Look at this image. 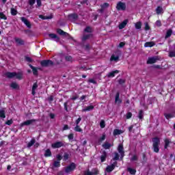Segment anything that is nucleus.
I'll return each mask as SVG.
<instances>
[{
	"label": "nucleus",
	"mask_w": 175,
	"mask_h": 175,
	"mask_svg": "<svg viewBox=\"0 0 175 175\" xmlns=\"http://www.w3.org/2000/svg\"><path fill=\"white\" fill-rule=\"evenodd\" d=\"M119 58H120V57L118 55H112L110 58V61H115L116 62H117V61H118Z\"/></svg>",
	"instance_id": "nucleus-25"
},
{
	"label": "nucleus",
	"mask_w": 175,
	"mask_h": 175,
	"mask_svg": "<svg viewBox=\"0 0 175 175\" xmlns=\"http://www.w3.org/2000/svg\"><path fill=\"white\" fill-rule=\"evenodd\" d=\"M114 167H116V165L112 164L111 165H108L106 168V172L110 173V172H113L114 170Z\"/></svg>",
	"instance_id": "nucleus-18"
},
{
	"label": "nucleus",
	"mask_w": 175,
	"mask_h": 175,
	"mask_svg": "<svg viewBox=\"0 0 175 175\" xmlns=\"http://www.w3.org/2000/svg\"><path fill=\"white\" fill-rule=\"evenodd\" d=\"M150 30V26L148 25V23H145V31H148Z\"/></svg>",
	"instance_id": "nucleus-54"
},
{
	"label": "nucleus",
	"mask_w": 175,
	"mask_h": 175,
	"mask_svg": "<svg viewBox=\"0 0 175 175\" xmlns=\"http://www.w3.org/2000/svg\"><path fill=\"white\" fill-rule=\"evenodd\" d=\"M100 128L103 129L105 126H106V123H105V120H102L100 122Z\"/></svg>",
	"instance_id": "nucleus-44"
},
{
	"label": "nucleus",
	"mask_w": 175,
	"mask_h": 175,
	"mask_svg": "<svg viewBox=\"0 0 175 175\" xmlns=\"http://www.w3.org/2000/svg\"><path fill=\"white\" fill-rule=\"evenodd\" d=\"M172 33H173V31L172 29H168L165 35V39L170 38V36H172Z\"/></svg>",
	"instance_id": "nucleus-31"
},
{
	"label": "nucleus",
	"mask_w": 175,
	"mask_h": 175,
	"mask_svg": "<svg viewBox=\"0 0 175 175\" xmlns=\"http://www.w3.org/2000/svg\"><path fill=\"white\" fill-rule=\"evenodd\" d=\"M116 9L118 10H125V9H126V5L124 3L120 1L116 5Z\"/></svg>",
	"instance_id": "nucleus-5"
},
{
	"label": "nucleus",
	"mask_w": 175,
	"mask_h": 175,
	"mask_svg": "<svg viewBox=\"0 0 175 175\" xmlns=\"http://www.w3.org/2000/svg\"><path fill=\"white\" fill-rule=\"evenodd\" d=\"M120 159V155H118V152H115V157H113L114 161H118Z\"/></svg>",
	"instance_id": "nucleus-47"
},
{
	"label": "nucleus",
	"mask_w": 175,
	"mask_h": 175,
	"mask_svg": "<svg viewBox=\"0 0 175 175\" xmlns=\"http://www.w3.org/2000/svg\"><path fill=\"white\" fill-rule=\"evenodd\" d=\"M169 57H175V51H170L169 53Z\"/></svg>",
	"instance_id": "nucleus-53"
},
{
	"label": "nucleus",
	"mask_w": 175,
	"mask_h": 175,
	"mask_svg": "<svg viewBox=\"0 0 175 175\" xmlns=\"http://www.w3.org/2000/svg\"><path fill=\"white\" fill-rule=\"evenodd\" d=\"M29 3L31 6L35 4V0H29Z\"/></svg>",
	"instance_id": "nucleus-57"
},
{
	"label": "nucleus",
	"mask_w": 175,
	"mask_h": 175,
	"mask_svg": "<svg viewBox=\"0 0 175 175\" xmlns=\"http://www.w3.org/2000/svg\"><path fill=\"white\" fill-rule=\"evenodd\" d=\"M155 42H147L144 44V47H154Z\"/></svg>",
	"instance_id": "nucleus-21"
},
{
	"label": "nucleus",
	"mask_w": 175,
	"mask_h": 175,
	"mask_svg": "<svg viewBox=\"0 0 175 175\" xmlns=\"http://www.w3.org/2000/svg\"><path fill=\"white\" fill-rule=\"evenodd\" d=\"M74 169H76V164L72 163L66 168V173H70Z\"/></svg>",
	"instance_id": "nucleus-6"
},
{
	"label": "nucleus",
	"mask_w": 175,
	"mask_h": 175,
	"mask_svg": "<svg viewBox=\"0 0 175 175\" xmlns=\"http://www.w3.org/2000/svg\"><path fill=\"white\" fill-rule=\"evenodd\" d=\"M11 14L12 16H16V14H17V10L14 8H11Z\"/></svg>",
	"instance_id": "nucleus-45"
},
{
	"label": "nucleus",
	"mask_w": 175,
	"mask_h": 175,
	"mask_svg": "<svg viewBox=\"0 0 175 175\" xmlns=\"http://www.w3.org/2000/svg\"><path fill=\"white\" fill-rule=\"evenodd\" d=\"M73 137H74V135L72 133L69 134L68 136V138L69 139V140H73Z\"/></svg>",
	"instance_id": "nucleus-59"
},
{
	"label": "nucleus",
	"mask_w": 175,
	"mask_h": 175,
	"mask_svg": "<svg viewBox=\"0 0 175 175\" xmlns=\"http://www.w3.org/2000/svg\"><path fill=\"white\" fill-rule=\"evenodd\" d=\"M106 139V135L103 134L101 137H100V142H103Z\"/></svg>",
	"instance_id": "nucleus-56"
},
{
	"label": "nucleus",
	"mask_w": 175,
	"mask_h": 175,
	"mask_svg": "<svg viewBox=\"0 0 175 175\" xmlns=\"http://www.w3.org/2000/svg\"><path fill=\"white\" fill-rule=\"evenodd\" d=\"M121 133H124V131L122 130L115 129L113 131V135L114 136H117V135H121Z\"/></svg>",
	"instance_id": "nucleus-22"
},
{
	"label": "nucleus",
	"mask_w": 175,
	"mask_h": 175,
	"mask_svg": "<svg viewBox=\"0 0 175 175\" xmlns=\"http://www.w3.org/2000/svg\"><path fill=\"white\" fill-rule=\"evenodd\" d=\"M56 158L57 159V161L59 162V161H61V159H62V157L61 156V154H57L56 156Z\"/></svg>",
	"instance_id": "nucleus-61"
},
{
	"label": "nucleus",
	"mask_w": 175,
	"mask_h": 175,
	"mask_svg": "<svg viewBox=\"0 0 175 175\" xmlns=\"http://www.w3.org/2000/svg\"><path fill=\"white\" fill-rule=\"evenodd\" d=\"M5 124H6V125H12V124H13V120H8L5 122Z\"/></svg>",
	"instance_id": "nucleus-55"
},
{
	"label": "nucleus",
	"mask_w": 175,
	"mask_h": 175,
	"mask_svg": "<svg viewBox=\"0 0 175 175\" xmlns=\"http://www.w3.org/2000/svg\"><path fill=\"white\" fill-rule=\"evenodd\" d=\"M129 21L128 19L124 20L123 22H122L120 25H119V29H124V27H126V24H128Z\"/></svg>",
	"instance_id": "nucleus-14"
},
{
	"label": "nucleus",
	"mask_w": 175,
	"mask_h": 175,
	"mask_svg": "<svg viewBox=\"0 0 175 175\" xmlns=\"http://www.w3.org/2000/svg\"><path fill=\"white\" fill-rule=\"evenodd\" d=\"M138 118H139V120H143V111H139Z\"/></svg>",
	"instance_id": "nucleus-49"
},
{
	"label": "nucleus",
	"mask_w": 175,
	"mask_h": 175,
	"mask_svg": "<svg viewBox=\"0 0 175 175\" xmlns=\"http://www.w3.org/2000/svg\"><path fill=\"white\" fill-rule=\"evenodd\" d=\"M36 88H38V83H33V87H32V95H35L36 92H35L36 90Z\"/></svg>",
	"instance_id": "nucleus-30"
},
{
	"label": "nucleus",
	"mask_w": 175,
	"mask_h": 175,
	"mask_svg": "<svg viewBox=\"0 0 175 175\" xmlns=\"http://www.w3.org/2000/svg\"><path fill=\"white\" fill-rule=\"evenodd\" d=\"M69 159V154L68 153H64V160L67 161Z\"/></svg>",
	"instance_id": "nucleus-51"
},
{
	"label": "nucleus",
	"mask_w": 175,
	"mask_h": 175,
	"mask_svg": "<svg viewBox=\"0 0 175 175\" xmlns=\"http://www.w3.org/2000/svg\"><path fill=\"white\" fill-rule=\"evenodd\" d=\"M164 116H165V118H167V120H169V118H173V117H174L175 113H165Z\"/></svg>",
	"instance_id": "nucleus-24"
},
{
	"label": "nucleus",
	"mask_w": 175,
	"mask_h": 175,
	"mask_svg": "<svg viewBox=\"0 0 175 175\" xmlns=\"http://www.w3.org/2000/svg\"><path fill=\"white\" fill-rule=\"evenodd\" d=\"M118 73H120V70H118L112 71L107 75V77H114V76H116V75H118Z\"/></svg>",
	"instance_id": "nucleus-12"
},
{
	"label": "nucleus",
	"mask_w": 175,
	"mask_h": 175,
	"mask_svg": "<svg viewBox=\"0 0 175 175\" xmlns=\"http://www.w3.org/2000/svg\"><path fill=\"white\" fill-rule=\"evenodd\" d=\"M127 170H128V172H129L130 174H133V175L136 174V170H135V169L129 167L127 169Z\"/></svg>",
	"instance_id": "nucleus-36"
},
{
	"label": "nucleus",
	"mask_w": 175,
	"mask_h": 175,
	"mask_svg": "<svg viewBox=\"0 0 175 175\" xmlns=\"http://www.w3.org/2000/svg\"><path fill=\"white\" fill-rule=\"evenodd\" d=\"M126 120H129V118H132V113L129 112L126 114Z\"/></svg>",
	"instance_id": "nucleus-48"
},
{
	"label": "nucleus",
	"mask_w": 175,
	"mask_h": 175,
	"mask_svg": "<svg viewBox=\"0 0 175 175\" xmlns=\"http://www.w3.org/2000/svg\"><path fill=\"white\" fill-rule=\"evenodd\" d=\"M89 83H92V84H96V81L94 79H89Z\"/></svg>",
	"instance_id": "nucleus-62"
},
{
	"label": "nucleus",
	"mask_w": 175,
	"mask_h": 175,
	"mask_svg": "<svg viewBox=\"0 0 175 175\" xmlns=\"http://www.w3.org/2000/svg\"><path fill=\"white\" fill-rule=\"evenodd\" d=\"M0 18L2 20H7L8 18L6 17V15L3 14V12H0Z\"/></svg>",
	"instance_id": "nucleus-42"
},
{
	"label": "nucleus",
	"mask_w": 175,
	"mask_h": 175,
	"mask_svg": "<svg viewBox=\"0 0 175 175\" xmlns=\"http://www.w3.org/2000/svg\"><path fill=\"white\" fill-rule=\"evenodd\" d=\"M35 139L33 138L27 144V147L29 148L30 147H32L33 144H35Z\"/></svg>",
	"instance_id": "nucleus-35"
},
{
	"label": "nucleus",
	"mask_w": 175,
	"mask_h": 175,
	"mask_svg": "<svg viewBox=\"0 0 175 175\" xmlns=\"http://www.w3.org/2000/svg\"><path fill=\"white\" fill-rule=\"evenodd\" d=\"M98 173H99V171H98V170L94 169L93 170L92 172H90V171H85V175H94V174H98Z\"/></svg>",
	"instance_id": "nucleus-13"
},
{
	"label": "nucleus",
	"mask_w": 175,
	"mask_h": 175,
	"mask_svg": "<svg viewBox=\"0 0 175 175\" xmlns=\"http://www.w3.org/2000/svg\"><path fill=\"white\" fill-rule=\"evenodd\" d=\"M106 8H109V3H105L101 5V9L103 10V9H106Z\"/></svg>",
	"instance_id": "nucleus-50"
},
{
	"label": "nucleus",
	"mask_w": 175,
	"mask_h": 175,
	"mask_svg": "<svg viewBox=\"0 0 175 175\" xmlns=\"http://www.w3.org/2000/svg\"><path fill=\"white\" fill-rule=\"evenodd\" d=\"M90 38H92V34H83L82 37V40L83 42H85V40H88V39H90Z\"/></svg>",
	"instance_id": "nucleus-17"
},
{
	"label": "nucleus",
	"mask_w": 175,
	"mask_h": 175,
	"mask_svg": "<svg viewBox=\"0 0 175 175\" xmlns=\"http://www.w3.org/2000/svg\"><path fill=\"white\" fill-rule=\"evenodd\" d=\"M161 21H157L156 22V25H157V27H161Z\"/></svg>",
	"instance_id": "nucleus-64"
},
{
	"label": "nucleus",
	"mask_w": 175,
	"mask_h": 175,
	"mask_svg": "<svg viewBox=\"0 0 175 175\" xmlns=\"http://www.w3.org/2000/svg\"><path fill=\"white\" fill-rule=\"evenodd\" d=\"M69 129V126L68 124H65L63 127V131H68Z\"/></svg>",
	"instance_id": "nucleus-60"
},
{
	"label": "nucleus",
	"mask_w": 175,
	"mask_h": 175,
	"mask_svg": "<svg viewBox=\"0 0 175 175\" xmlns=\"http://www.w3.org/2000/svg\"><path fill=\"white\" fill-rule=\"evenodd\" d=\"M77 17H78L77 14H72L69 15L70 20H72V21L77 20Z\"/></svg>",
	"instance_id": "nucleus-32"
},
{
	"label": "nucleus",
	"mask_w": 175,
	"mask_h": 175,
	"mask_svg": "<svg viewBox=\"0 0 175 175\" xmlns=\"http://www.w3.org/2000/svg\"><path fill=\"white\" fill-rule=\"evenodd\" d=\"M39 18H42V20H50L53 18V15H51L49 16H44L43 15H39Z\"/></svg>",
	"instance_id": "nucleus-28"
},
{
	"label": "nucleus",
	"mask_w": 175,
	"mask_h": 175,
	"mask_svg": "<svg viewBox=\"0 0 175 175\" xmlns=\"http://www.w3.org/2000/svg\"><path fill=\"white\" fill-rule=\"evenodd\" d=\"M59 163H60L59 161H55L53 166H55V167H59L61 166V164Z\"/></svg>",
	"instance_id": "nucleus-46"
},
{
	"label": "nucleus",
	"mask_w": 175,
	"mask_h": 175,
	"mask_svg": "<svg viewBox=\"0 0 175 175\" xmlns=\"http://www.w3.org/2000/svg\"><path fill=\"white\" fill-rule=\"evenodd\" d=\"M21 20L25 24V25L27 27V28H31V22H29V21H28L25 17H21Z\"/></svg>",
	"instance_id": "nucleus-7"
},
{
	"label": "nucleus",
	"mask_w": 175,
	"mask_h": 175,
	"mask_svg": "<svg viewBox=\"0 0 175 175\" xmlns=\"http://www.w3.org/2000/svg\"><path fill=\"white\" fill-rule=\"evenodd\" d=\"M137 159H139V157H137V154H134L133 155V157L130 159V161L131 162H134L135 161H137Z\"/></svg>",
	"instance_id": "nucleus-39"
},
{
	"label": "nucleus",
	"mask_w": 175,
	"mask_h": 175,
	"mask_svg": "<svg viewBox=\"0 0 175 175\" xmlns=\"http://www.w3.org/2000/svg\"><path fill=\"white\" fill-rule=\"evenodd\" d=\"M57 33H59V35H62V36H69V34L65 31H64V30L58 29L57 31Z\"/></svg>",
	"instance_id": "nucleus-19"
},
{
	"label": "nucleus",
	"mask_w": 175,
	"mask_h": 175,
	"mask_svg": "<svg viewBox=\"0 0 175 175\" xmlns=\"http://www.w3.org/2000/svg\"><path fill=\"white\" fill-rule=\"evenodd\" d=\"M106 157H107V153L104 151L100 157L101 162H105V161H106Z\"/></svg>",
	"instance_id": "nucleus-26"
},
{
	"label": "nucleus",
	"mask_w": 175,
	"mask_h": 175,
	"mask_svg": "<svg viewBox=\"0 0 175 175\" xmlns=\"http://www.w3.org/2000/svg\"><path fill=\"white\" fill-rule=\"evenodd\" d=\"M52 148H61V147H64V142H56L51 144Z\"/></svg>",
	"instance_id": "nucleus-4"
},
{
	"label": "nucleus",
	"mask_w": 175,
	"mask_h": 175,
	"mask_svg": "<svg viewBox=\"0 0 175 175\" xmlns=\"http://www.w3.org/2000/svg\"><path fill=\"white\" fill-rule=\"evenodd\" d=\"M51 156V150L50 149H47L45 150L44 157H49Z\"/></svg>",
	"instance_id": "nucleus-37"
},
{
	"label": "nucleus",
	"mask_w": 175,
	"mask_h": 175,
	"mask_svg": "<svg viewBox=\"0 0 175 175\" xmlns=\"http://www.w3.org/2000/svg\"><path fill=\"white\" fill-rule=\"evenodd\" d=\"M158 59H159L158 58V56L153 57H149L148 59L147 64H155V62H157V61H158Z\"/></svg>",
	"instance_id": "nucleus-10"
},
{
	"label": "nucleus",
	"mask_w": 175,
	"mask_h": 175,
	"mask_svg": "<svg viewBox=\"0 0 175 175\" xmlns=\"http://www.w3.org/2000/svg\"><path fill=\"white\" fill-rule=\"evenodd\" d=\"M152 146H153V150L154 152H159V144L161 143V141L159 140V138L154 137L152 139Z\"/></svg>",
	"instance_id": "nucleus-2"
},
{
	"label": "nucleus",
	"mask_w": 175,
	"mask_h": 175,
	"mask_svg": "<svg viewBox=\"0 0 175 175\" xmlns=\"http://www.w3.org/2000/svg\"><path fill=\"white\" fill-rule=\"evenodd\" d=\"M74 131H75V132H82L83 130L81 129V128H80V126H79V124H76Z\"/></svg>",
	"instance_id": "nucleus-40"
},
{
	"label": "nucleus",
	"mask_w": 175,
	"mask_h": 175,
	"mask_svg": "<svg viewBox=\"0 0 175 175\" xmlns=\"http://www.w3.org/2000/svg\"><path fill=\"white\" fill-rule=\"evenodd\" d=\"M122 100L120 99V93H117L115 98V103H117L118 105H120L122 103Z\"/></svg>",
	"instance_id": "nucleus-15"
},
{
	"label": "nucleus",
	"mask_w": 175,
	"mask_h": 175,
	"mask_svg": "<svg viewBox=\"0 0 175 175\" xmlns=\"http://www.w3.org/2000/svg\"><path fill=\"white\" fill-rule=\"evenodd\" d=\"M85 32H88L89 33H91V32H92V28H91V27H87L85 29H84Z\"/></svg>",
	"instance_id": "nucleus-43"
},
{
	"label": "nucleus",
	"mask_w": 175,
	"mask_h": 175,
	"mask_svg": "<svg viewBox=\"0 0 175 175\" xmlns=\"http://www.w3.org/2000/svg\"><path fill=\"white\" fill-rule=\"evenodd\" d=\"M38 6H42V1L36 0Z\"/></svg>",
	"instance_id": "nucleus-63"
},
{
	"label": "nucleus",
	"mask_w": 175,
	"mask_h": 175,
	"mask_svg": "<svg viewBox=\"0 0 175 175\" xmlns=\"http://www.w3.org/2000/svg\"><path fill=\"white\" fill-rule=\"evenodd\" d=\"M156 13L157 14H161V13H163V9L162 7H157L156 9Z\"/></svg>",
	"instance_id": "nucleus-34"
},
{
	"label": "nucleus",
	"mask_w": 175,
	"mask_h": 175,
	"mask_svg": "<svg viewBox=\"0 0 175 175\" xmlns=\"http://www.w3.org/2000/svg\"><path fill=\"white\" fill-rule=\"evenodd\" d=\"M0 118H6V116L5 113V109H1L0 111Z\"/></svg>",
	"instance_id": "nucleus-38"
},
{
	"label": "nucleus",
	"mask_w": 175,
	"mask_h": 175,
	"mask_svg": "<svg viewBox=\"0 0 175 175\" xmlns=\"http://www.w3.org/2000/svg\"><path fill=\"white\" fill-rule=\"evenodd\" d=\"M49 36L50 39H52V40H54L55 42H59V38L56 34L54 33H49Z\"/></svg>",
	"instance_id": "nucleus-11"
},
{
	"label": "nucleus",
	"mask_w": 175,
	"mask_h": 175,
	"mask_svg": "<svg viewBox=\"0 0 175 175\" xmlns=\"http://www.w3.org/2000/svg\"><path fill=\"white\" fill-rule=\"evenodd\" d=\"M135 29H142V22L139 21L135 23Z\"/></svg>",
	"instance_id": "nucleus-29"
},
{
	"label": "nucleus",
	"mask_w": 175,
	"mask_h": 175,
	"mask_svg": "<svg viewBox=\"0 0 175 175\" xmlns=\"http://www.w3.org/2000/svg\"><path fill=\"white\" fill-rule=\"evenodd\" d=\"M113 145L109 142H105V144H103V148H105V150H109L110 147H111Z\"/></svg>",
	"instance_id": "nucleus-20"
},
{
	"label": "nucleus",
	"mask_w": 175,
	"mask_h": 175,
	"mask_svg": "<svg viewBox=\"0 0 175 175\" xmlns=\"http://www.w3.org/2000/svg\"><path fill=\"white\" fill-rule=\"evenodd\" d=\"M5 76H6V77H8V79H13V77H15L18 80H21V79H23L22 72H7L5 74Z\"/></svg>",
	"instance_id": "nucleus-1"
},
{
	"label": "nucleus",
	"mask_w": 175,
	"mask_h": 175,
	"mask_svg": "<svg viewBox=\"0 0 175 175\" xmlns=\"http://www.w3.org/2000/svg\"><path fill=\"white\" fill-rule=\"evenodd\" d=\"M42 66H51L53 62L51 60H44L40 62Z\"/></svg>",
	"instance_id": "nucleus-8"
},
{
	"label": "nucleus",
	"mask_w": 175,
	"mask_h": 175,
	"mask_svg": "<svg viewBox=\"0 0 175 175\" xmlns=\"http://www.w3.org/2000/svg\"><path fill=\"white\" fill-rule=\"evenodd\" d=\"M170 144V141L168 139H165V146L164 148H167L169 147V144Z\"/></svg>",
	"instance_id": "nucleus-41"
},
{
	"label": "nucleus",
	"mask_w": 175,
	"mask_h": 175,
	"mask_svg": "<svg viewBox=\"0 0 175 175\" xmlns=\"http://www.w3.org/2000/svg\"><path fill=\"white\" fill-rule=\"evenodd\" d=\"M31 69H32L33 71V74L34 75V76H38V68L33 67L32 65H29Z\"/></svg>",
	"instance_id": "nucleus-23"
},
{
	"label": "nucleus",
	"mask_w": 175,
	"mask_h": 175,
	"mask_svg": "<svg viewBox=\"0 0 175 175\" xmlns=\"http://www.w3.org/2000/svg\"><path fill=\"white\" fill-rule=\"evenodd\" d=\"M91 110H94V105L86 107L82 111H91Z\"/></svg>",
	"instance_id": "nucleus-27"
},
{
	"label": "nucleus",
	"mask_w": 175,
	"mask_h": 175,
	"mask_svg": "<svg viewBox=\"0 0 175 175\" xmlns=\"http://www.w3.org/2000/svg\"><path fill=\"white\" fill-rule=\"evenodd\" d=\"M11 88H13V90H17L18 88V84H17L16 82H13L10 84Z\"/></svg>",
	"instance_id": "nucleus-33"
},
{
	"label": "nucleus",
	"mask_w": 175,
	"mask_h": 175,
	"mask_svg": "<svg viewBox=\"0 0 175 175\" xmlns=\"http://www.w3.org/2000/svg\"><path fill=\"white\" fill-rule=\"evenodd\" d=\"M66 61H68V62H72V57L66 56Z\"/></svg>",
	"instance_id": "nucleus-52"
},
{
	"label": "nucleus",
	"mask_w": 175,
	"mask_h": 175,
	"mask_svg": "<svg viewBox=\"0 0 175 175\" xmlns=\"http://www.w3.org/2000/svg\"><path fill=\"white\" fill-rule=\"evenodd\" d=\"M118 151L119 154H120V155H121V159H122V158H124V154L125 153L124 152V146H122V144H120L118 146Z\"/></svg>",
	"instance_id": "nucleus-9"
},
{
	"label": "nucleus",
	"mask_w": 175,
	"mask_h": 175,
	"mask_svg": "<svg viewBox=\"0 0 175 175\" xmlns=\"http://www.w3.org/2000/svg\"><path fill=\"white\" fill-rule=\"evenodd\" d=\"M33 122H36V120L31 119V120H26L21 124V126H28V125H32Z\"/></svg>",
	"instance_id": "nucleus-3"
},
{
	"label": "nucleus",
	"mask_w": 175,
	"mask_h": 175,
	"mask_svg": "<svg viewBox=\"0 0 175 175\" xmlns=\"http://www.w3.org/2000/svg\"><path fill=\"white\" fill-rule=\"evenodd\" d=\"M14 40H15L16 43L17 44H18L19 46H23V44H24V40H23V39H21V38H15Z\"/></svg>",
	"instance_id": "nucleus-16"
},
{
	"label": "nucleus",
	"mask_w": 175,
	"mask_h": 175,
	"mask_svg": "<svg viewBox=\"0 0 175 175\" xmlns=\"http://www.w3.org/2000/svg\"><path fill=\"white\" fill-rule=\"evenodd\" d=\"M80 121H81V118L79 117V118L75 121L76 125H79V124H80Z\"/></svg>",
	"instance_id": "nucleus-58"
}]
</instances>
